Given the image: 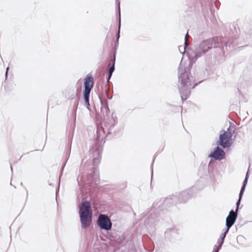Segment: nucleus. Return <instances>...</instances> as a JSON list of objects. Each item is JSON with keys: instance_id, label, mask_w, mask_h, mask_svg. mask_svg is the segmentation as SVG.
Returning <instances> with one entry per match:
<instances>
[{"instance_id": "nucleus-1", "label": "nucleus", "mask_w": 252, "mask_h": 252, "mask_svg": "<svg viewBox=\"0 0 252 252\" xmlns=\"http://www.w3.org/2000/svg\"><path fill=\"white\" fill-rule=\"evenodd\" d=\"M179 70V90L181 94V97L183 101L187 99L190 95L191 89L194 88L197 83L192 84V82H194L193 77L189 76L188 70L187 67L183 69L181 63L178 67Z\"/></svg>"}, {"instance_id": "nucleus-2", "label": "nucleus", "mask_w": 252, "mask_h": 252, "mask_svg": "<svg viewBox=\"0 0 252 252\" xmlns=\"http://www.w3.org/2000/svg\"><path fill=\"white\" fill-rule=\"evenodd\" d=\"M224 41L220 38L214 37L203 41L200 44L195 45L194 50L195 60L201 57L212 48L217 49L218 52L222 51Z\"/></svg>"}, {"instance_id": "nucleus-3", "label": "nucleus", "mask_w": 252, "mask_h": 252, "mask_svg": "<svg viewBox=\"0 0 252 252\" xmlns=\"http://www.w3.org/2000/svg\"><path fill=\"white\" fill-rule=\"evenodd\" d=\"M78 208L81 227L84 229L87 228L92 222L93 211L91 202L88 200L82 201Z\"/></svg>"}, {"instance_id": "nucleus-4", "label": "nucleus", "mask_w": 252, "mask_h": 252, "mask_svg": "<svg viewBox=\"0 0 252 252\" xmlns=\"http://www.w3.org/2000/svg\"><path fill=\"white\" fill-rule=\"evenodd\" d=\"M191 194L190 189L184 190L180 193H176L166 197L164 200V203L166 205H174L177 203H186L190 198Z\"/></svg>"}, {"instance_id": "nucleus-5", "label": "nucleus", "mask_w": 252, "mask_h": 252, "mask_svg": "<svg viewBox=\"0 0 252 252\" xmlns=\"http://www.w3.org/2000/svg\"><path fill=\"white\" fill-rule=\"evenodd\" d=\"M94 86V77L92 75L88 74L84 80V90L83 92L85 105L89 111L90 109V95L91 92Z\"/></svg>"}, {"instance_id": "nucleus-6", "label": "nucleus", "mask_w": 252, "mask_h": 252, "mask_svg": "<svg viewBox=\"0 0 252 252\" xmlns=\"http://www.w3.org/2000/svg\"><path fill=\"white\" fill-rule=\"evenodd\" d=\"M158 221L159 219L157 214L152 209L147 214V218L145 220L144 224L147 229L154 232L155 229V226L158 224Z\"/></svg>"}, {"instance_id": "nucleus-7", "label": "nucleus", "mask_w": 252, "mask_h": 252, "mask_svg": "<svg viewBox=\"0 0 252 252\" xmlns=\"http://www.w3.org/2000/svg\"><path fill=\"white\" fill-rule=\"evenodd\" d=\"M232 134L227 133L225 130H221L219 135V139L216 142L217 145H220L223 148H228L232 144Z\"/></svg>"}, {"instance_id": "nucleus-8", "label": "nucleus", "mask_w": 252, "mask_h": 252, "mask_svg": "<svg viewBox=\"0 0 252 252\" xmlns=\"http://www.w3.org/2000/svg\"><path fill=\"white\" fill-rule=\"evenodd\" d=\"M98 142H96L95 145L94 146L90 151L91 154L92 155L93 162L94 166H97L101 158V153L102 151V146L100 145H97Z\"/></svg>"}, {"instance_id": "nucleus-9", "label": "nucleus", "mask_w": 252, "mask_h": 252, "mask_svg": "<svg viewBox=\"0 0 252 252\" xmlns=\"http://www.w3.org/2000/svg\"><path fill=\"white\" fill-rule=\"evenodd\" d=\"M97 224L103 230H110L112 223L110 219L105 215L100 214L98 216Z\"/></svg>"}, {"instance_id": "nucleus-10", "label": "nucleus", "mask_w": 252, "mask_h": 252, "mask_svg": "<svg viewBox=\"0 0 252 252\" xmlns=\"http://www.w3.org/2000/svg\"><path fill=\"white\" fill-rule=\"evenodd\" d=\"M219 145L214 148L213 150L208 155V158H212L216 160H221L225 158V153Z\"/></svg>"}, {"instance_id": "nucleus-11", "label": "nucleus", "mask_w": 252, "mask_h": 252, "mask_svg": "<svg viewBox=\"0 0 252 252\" xmlns=\"http://www.w3.org/2000/svg\"><path fill=\"white\" fill-rule=\"evenodd\" d=\"M238 217V213L234 212L233 210L229 211L225 220V224L232 226L236 222Z\"/></svg>"}, {"instance_id": "nucleus-12", "label": "nucleus", "mask_w": 252, "mask_h": 252, "mask_svg": "<svg viewBox=\"0 0 252 252\" xmlns=\"http://www.w3.org/2000/svg\"><path fill=\"white\" fill-rule=\"evenodd\" d=\"M87 184H91V186L96 185L99 183V179L97 177V172L95 169L94 170V173H91L87 176Z\"/></svg>"}, {"instance_id": "nucleus-13", "label": "nucleus", "mask_w": 252, "mask_h": 252, "mask_svg": "<svg viewBox=\"0 0 252 252\" xmlns=\"http://www.w3.org/2000/svg\"><path fill=\"white\" fill-rule=\"evenodd\" d=\"M101 104V112L103 114H105L106 116L110 113V110L108 107V103L107 100H100Z\"/></svg>"}, {"instance_id": "nucleus-14", "label": "nucleus", "mask_w": 252, "mask_h": 252, "mask_svg": "<svg viewBox=\"0 0 252 252\" xmlns=\"http://www.w3.org/2000/svg\"><path fill=\"white\" fill-rule=\"evenodd\" d=\"M115 62H116V57L115 55L112 56L109 62V65H110V67L109 68L108 71V74H112L115 69Z\"/></svg>"}, {"instance_id": "nucleus-15", "label": "nucleus", "mask_w": 252, "mask_h": 252, "mask_svg": "<svg viewBox=\"0 0 252 252\" xmlns=\"http://www.w3.org/2000/svg\"><path fill=\"white\" fill-rule=\"evenodd\" d=\"M112 120H113V124L110 126L109 128L108 129V134H111L112 133V131H113L115 126L116 125V124L118 123L117 117L116 116V115L114 114V113H112Z\"/></svg>"}, {"instance_id": "nucleus-16", "label": "nucleus", "mask_w": 252, "mask_h": 252, "mask_svg": "<svg viewBox=\"0 0 252 252\" xmlns=\"http://www.w3.org/2000/svg\"><path fill=\"white\" fill-rule=\"evenodd\" d=\"M119 9H120V2L118 3ZM121 17L120 11L119 10V18L118 21V31L116 35V40H119L120 37V30H121Z\"/></svg>"}, {"instance_id": "nucleus-17", "label": "nucleus", "mask_w": 252, "mask_h": 252, "mask_svg": "<svg viewBox=\"0 0 252 252\" xmlns=\"http://www.w3.org/2000/svg\"><path fill=\"white\" fill-rule=\"evenodd\" d=\"M226 235H225L223 233H222V234L221 235L220 239L218 240V246L219 247V248H221L222 246L224 243V239L226 237Z\"/></svg>"}, {"instance_id": "nucleus-18", "label": "nucleus", "mask_w": 252, "mask_h": 252, "mask_svg": "<svg viewBox=\"0 0 252 252\" xmlns=\"http://www.w3.org/2000/svg\"><path fill=\"white\" fill-rule=\"evenodd\" d=\"M87 189H86L85 190L84 188H82L81 189V197L82 198L83 201H85L86 200H88L90 201V200L88 199V194H87V196H86L84 194V191H87Z\"/></svg>"}, {"instance_id": "nucleus-19", "label": "nucleus", "mask_w": 252, "mask_h": 252, "mask_svg": "<svg viewBox=\"0 0 252 252\" xmlns=\"http://www.w3.org/2000/svg\"><path fill=\"white\" fill-rule=\"evenodd\" d=\"M241 201V199H238L237 200L236 203V208L235 211L234 212L238 213L239 209V205H240Z\"/></svg>"}, {"instance_id": "nucleus-20", "label": "nucleus", "mask_w": 252, "mask_h": 252, "mask_svg": "<svg viewBox=\"0 0 252 252\" xmlns=\"http://www.w3.org/2000/svg\"><path fill=\"white\" fill-rule=\"evenodd\" d=\"M225 226H226V228L224 230L223 232L222 233L225 234V235H227V234L228 233L229 230V229L232 227L231 226H230L229 225H228V224H225Z\"/></svg>"}, {"instance_id": "nucleus-21", "label": "nucleus", "mask_w": 252, "mask_h": 252, "mask_svg": "<svg viewBox=\"0 0 252 252\" xmlns=\"http://www.w3.org/2000/svg\"><path fill=\"white\" fill-rule=\"evenodd\" d=\"M155 159V157L154 158L153 161H152V163L151 165V179H152L153 176V164H154Z\"/></svg>"}, {"instance_id": "nucleus-22", "label": "nucleus", "mask_w": 252, "mask_h": 252, "mask_svg": "<svg viewBox=\"0 0 252 252\" xmlns=\"http://www.w3.org/2000/svg\"><path fill=\"white\" fill-rule=\"evenodd\" d=\"M209 74V71L207 68V67L206 66L205 68V71L204 72L203 76L202 77V78L205 79V78L207 77L208 76Z\"/></svg>"}, {"instance_id": "nucleus-23", "label": "nucleus", "mask_w": 252, "mask_h": 252, "mask_svg": "<svg viewBox=\"0 0 252 252\" xmlns=\"http://www.w3.org/2000/svg\"><path fill=\"white\" fill-rule=\"evenodd\" d=\"M170 231L171 232V236H173L176 233L177 229L175 228H172L170 229Z\"/></svg>"}, {"instance_id": "nucleus-24", "label": "nucleus", "mask_w": 252, "mask_h": 252, "mask_svg": "<svg viewBox=\"0 0 252 252\" xmlns=\"http://www.w3.org/2000/svg\"><path fill=\"white\" fill-rule=\"evenodd\" d=\"M220 249L221 248H219V247L218 246L215 245L214 246V249H213V251H212V252H219Z\"/></svg>"}, {"instance_id": "nucleus-25", "label": "nucleus", "mask_w": 252, "mask_h": 252, "mask_svg": "<svg viewBox=\"0 0 252 252\" xmlns=\"http://www.w3.org/2000/svg\"><path fill=\"white\" fill-rule=\"evenodd\" d=\"M112 74H108V76L106 78V82L108 83L109 82L111 77H112Z\"/></svg>"}, {"instance_id": "nucleus-26", "label": "nucleus", "mask_w": 252, "mask_h": 252, "mask_svg": "<svg viewBox=\"0 0 252 252\" xmlns=\"http://www.w3.org/2000/svg\"><path fill=\"white\" fill-rule=\"evenodd\" d=\"M246 186H243L241 187V189H240V191L241 192H244L245 190V189H246Z\"/></svg>"}, {"instance_id": "nucleus-27", "label": "nucleus", "mask_w": 252, "mask_h": 252, "mask_svg": "<svg viewBox=\"0 0 252 252\" xmlns=\"http://www.w3.org/2000/svg\"><path fill=\"white\" fill-rule=\"evenodd\" d=\"M66 162H67V160H66L65 162L62 165V169H61V174L63 173V169H64V167L65 166Z\"/></svg>"}, {"instance_id": "nucleus-28", "label": "nucleus", "mask_w": 252, "mask_h": 252, "mask_svg": "<svg viewBox=\"0 0 252 252\" xmlns=\"http://www.w3.org/2000/svg\"><path fill=\"white\" fill-rule=\"evenodd\" d=\"M248 180L245 179L243 182V186H246Z\"/></svg>"}, {"instance_id": "nucleus-29", "label": "nucleus", "mask_w": 252, "mask_h": 252, "mask_svg": "<svg viewBox=\"0 0 252 252\" xmlns=\"http://www.w3.org/2000/svg\"><path fill=\"white\" fill-rule=\"evenodd\" d=\"M249 177V170L248 169V171L246 173L245 179L248 180Z\"/></svg>"}, {"instance_id": "nucleus-30", "label": "nucleus", "mask_w": 252, "mask_h": 252, "mask_svg": "<svg viewBox=\"0 0 252 252\" xmlns=\"http://www.w3.org/2000/svg\"><path fill=\"white\" fill-rule=\"evenodd\" d=\"M243 194H244L243 192H241V191H240V193H239V198L238 199L242 200Z\"/></svg>"}, {"instance_id": "nucleus-31", "label": "nucleus", "mask_w": 252, "mask_h": 252, "mask_svg": "<svg viewBox=\"0 0 252 252\" xmlns=\"http://www.w3.org/2000/svg\"><path fill=\"white\" fill-rule=\"evenodd\" d=\"M9 67H7L6 69V71H5V78L7 79V75H8V70H9Z\"/></svg>"}, {"instance_id": "nucleus-32", "label": "nucleus", "mask_w": 252, "mask_h": 252, "mask_svg": "<svg viewBox=\"0 0 252 252\" xmlns=\"http://www.w3.org/2000/svg\"><path fill=\"white\" fill-rule=\"evenodd\" d=\"M186 36H187V34L186 35V36L185 37V41H184V43H185L184 49H185V50H187V44H186Z\"/></svg>"}, {"instance_id": "nucleus-33", "label": "nucleus", "mask_w": 252, "mask_h": 252, "mask_svg": "<svg viewBox=\"0 0 252 252\" xmlns=\"http://www.w3.org/2000/svg\"><path fill=\"white\" fill-rule=\"evenodd\" d=\"M117 49V47H115V46L114 48V53H113V56H114V55H116Z\"/></svg>"}, {"instance_id": "nucleus-34", "label": "nucleus", "mask_w": 252, "mask_h": 252, "mask_svg": "<svg viewBox=\"0 0 252 252\" xmlns=\"http://www.w3.org/2000/svg\"><path fill=\"white\" fill-rule=\"evenodd\" d=\"M118 45H119V40H116L115 43V47H118Z\"/></svg>"}, {"instance_id": "nucleus-35", "label": "nucleus", "mask_w": 252, "mask_h": 252, "mask_svg": "<svg viewBox=\"0 0 252 252\" xmlns=\"http://www.w3.org/2000/svg\"><path fill=\"white\" fill-rule=\"evenodd\" d=\"M230 44H231V43H230V42H229V41H228L227 43H226V44H225V46H226V47L227 48V47L228 46H229Z\"/></svg>"}, {"instance_id": "nucleus-36", "label": "nucleus", "mask_w": 252, "mask_h": 252, "mask_svg": "<svg viewBox=\"0 0 252 252\" xmlns=\"http://www.w3.org/2000/svg\"><path fill=\"white\" fill-rule=\"evenodd\" d=\"M225 131H226L227 133H231L230 131V127L227 128V130H225Z\"/></svg>"}, {"instance_id": "nucleus-37", "label": "nucleus", "mask_w": 252, "mask_h": 252, "mask_svg": "<svg viewBox=\"0 0 252 252\" xmlns=\"http://www.w3.org/2000/svg\"><path fill=\"white\" fill-rule=\"evenodd\" d=\"M112 96H107V99H108L110 100V99H112Z\"/></svg>"}, {"instance_id": "nucleus-38", "label": "nucleus", "mask_w": 252, "mask_h": 252, "mask_svg": "<svg viewBox=\"0 0 252 252\" xmlns=\"http://www.w3.org/2000/svg\"><path fill=\"white\" fill-rule=\"evenodd\" d=\"M10 168H11V171L12 172V171H13V168H12V166H11V165L10 166Z\"/></svg>"}, {"instance_id": "nucleus-39", "label": "nucleus", "mask_w": 252, "mask_h": 252, "mask_svg": "<svg viewBox=\"0 0 252 252\" xmlns=\"http://www.w3.org/2000/svg\"><path fill=\"white\" fill-rule=\"evenodd\" d=\"M21 185L23 186V183L22 182L21 183Z\"/></svg>"}, {"instance_id": "nucleus-40", "label": "nucleus", "mask_w": 252, "mask_h": 252, "mask_svg": "<svg viewBox=\"0 0 252 252\" xmlns=\"http://www.w3.org/2000/svg\"><path fill=\"white\" fill-rule=\"evenodd\" d=\"M28 191L27 190V195H28Z\"/></svg>"}, {"instance_id": "nucleus-41", "label": "nucleus", "mask_w": 252, "mask_h": 252, "mask_svg": "<svg viewBox=\"0 0 252 252\" xmlns=\"http://www.w3.org/2000/svg\"><path fill=\"white\" fill-rule=\"evenodd\" d=\"M34 151H38V150L36 149V150H35Z\"/></svg>"}]
</instances>
